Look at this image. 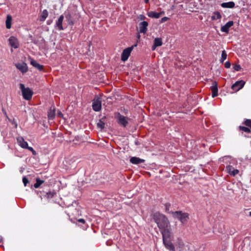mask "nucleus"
<instances>
[{
	"label": "nucleus",
	"mask_w": 251,
	"mask_h": 251,
	"mask_svg": "<svg viewBox=\"0 0 251 251\" xmlns=\"http://www.w3.org/2000/svg\"><path fill=\"white\" fill-rule=\"evenodd\" d=\"M161 13L155 12H151L149 14V16L151 18H159L160 17Z\"/></svg>",
	"instance_id": "25"
},
{
	"label": "nucleus",
	"mask_w": 251,
	"mask_h": 251,
	"mask_svg": "<svg viewBox=\"0 0 251 251\" xmlns=\"http://www.w3.org/2000/svg\"><path fill=\"white\" fill-rule=\"evenodd\" d=\"M240 129L241 130H242V131H244V132H245L246 133H249L251 132L250 129L249 128L247 127H245V126H240Z\"/></svg>",
	"instance_id": "29"
},
{
	"label": "nucleus",
	"mask_w": 251,
	"mask_h": 251,
	"mask_svg": "<svg viewBox=\"0 0 251 251\" xmlns=\"http://www.w3.org/2000/svg\"><path fill=\"white\" fill-rule=\"evenodd\" d=\"M231 66V64L229 61H227L225 64V67L226 68H229Z\"/></svg>",
	"instance_id": "36"
},
{
	"label": "nucleus",
	"mask_w": 251,
	"mask_h": 251,
	"mask_svg": "<svg viewBox=\"0 0 251 251\" xmlns=\"http://www.w3.org/2000/svg\"><path fill=\"white\" fill-rule=\"evenodd\" d=\"M168 19L169 18L167 17H164L162 18L161 19V23H164V22L167 21L168 20Z\"/></svg>",
	"instance_id": "37"
},
{
	"label": "nucleus",
	"mask_w": 251,
	"mask_h": 251,
	"mask_svg": "<svg viewBox=\"0 0 251 251\" xmlns=\"http://www.w3.org/2000/svg\"><path fill=\"white\" fill-rule=\"evenodd\" d=\"M30 64L39 71L43 69V66L37 63L35 60L30 59Z\"/></svg>",
	"instance_id": "19"
},
{
	"label": "nucleus",
	"mask_w": 251,
	"mask_h": 251,
	"mask_svg": "<svg viewBox=\"0 0 251 251\" xmlns=\"http://www.w3.org/2000/svg\"><path fill=\"white\" fill-rule=\"evenodd\" d=\"M92 107L94 111H99L101 108V100L100 98H95L93 102Z\"/></svg>",
	"instance_id": "6"
},
{
	"label": "nucleus",
	"mask_w": 251,
	"mask_h": 251,
	"mask_svg": "<svg viewBox=\"0 0 251 251\" xmlns=\"http://www.w3.org/2000/svg\"><path fill=\"white\" fill-rule=\"evenodd\" d=\"M130 162L133 164L138 165L144 163L145 160L137 157H131L130 158Z\"/></svg>",
	"instance_id": "16"
},
{
	"label": "nucleus",
	"mask_w": 251,
	"mask_h": 251,
	"mask_svg": "<svg viewBox=\"0 0 251 251\" xmlns=\"http://www.w3.org/2000/svg\"><path fill=\"white\" fill-rule=\"evenodd\" d=\"M148 23L146 21H143L139 24V32L145 33L147 30Z\"/></svg>",
	"instance_id": "14"
},
{
	"label": "nucleus",
	"mask_w": 251,
	"mask_h": 251,
	"mask_svg": "<svg viewBox=\"0 0 251 251\" xmlns=\"http://www.w3.org/2000/svg\"><path fill=\"white\" fill-rule=\"evenodd\" d=\"M249 216L251 217V212H249Z\"/></svg>",
	"instance_id": "42"
},
{
	"label": "nucleus",
	"mask_w": 251,
	"mask_h": 251,
	"mask_svg": "<svg viewBox=\"0 0 251 251\" xmlns=\"http://www.w3.org/2000/svg\"><path fill=\"white\" fill-rule=\"evenodd\" d=\"M221 6L223 8H232L235 6V3L233 1L223 2L221 4Z\"/></svg>",
	"instance_id": "20"
},
{
	"label": "nucleus",
	"mask_w": 251,
	"mask_h": 251,
	"mask_svg": "<svg viewBox=\"0 0 251 251\" xmlns=\"http://www.w3.org/2000/svg\"><path fill=\"white\" fill-rule=\"evenodd\" d=\"M54 194H55L54 192H48L46 193V195H45V197H46L47 199H51L53 197Z\"/></svg>",
	"instance_id": "28"
},
{
	"label": "nucleus",
	"mask_w": 251,
	"mask_h": 251,
	"mask_svg": "<svg viewBox=\"0 0 251 251\" xmlns=\"http://www.w3.org/2000/svg\"><path fill=\"white\" fill-rule=\"evenodd\" d=\"M55 115V108L53 107V109L50 108L48 113V118L50 120H52L54 118Z\"/></svg>",
	"instance_id": "21"
},
{
	"label": "nucleus",
	"mask_w": 251,
	"mask_h": 251,
	"mask_svg": "<svg viewBox=\"0 0 251 251\" xmlns=\"http://www.w3.org/2000/svg\"><path fill=\"white\" fill-rule=\"evenodd\" d=\"M226 170L230 175L234 176L237 175L239 171L237 169H235L232 166L228 165L226 168Z\"/></svg>",
	"instance_id": "10"
},
{
	"label": "nucleus",
	"mask_w": 251,
	"mask_h": 251,
	"mask_svg": "<svg viewBox=\"0 0 251 251\" xmlns=\"http://www.w3.org/2000/svg\"><path fill=\"white\" fill-rule=\"evenodd\" d=\"M168 236H165V234H162L163 244L166 249L170 251H175V247L172 242L170 241V238L173 236V232L168 233Z\"/></svg>",
	"instance_id": "2"
},
{
	"label": "nucleus",
	"mask_w": 251,
	"mask_h": 251,
	"mask_svg": "<svg viewBox=\"0 0 251 251\" xmlns=\"http://www.w3.org/2000/svg\"><path fill=\"white\" fill-rule=\"evenodd\" d=\"M222 18V16L220 13L218 11H216L214 12V15L211 17V19L212 20H216L218 19H220Z\"/></svg>",
	"instance_id": "24"
},
{
	"label": "nucleus",
	"mask_w": 251,
	"mask_h": 251,
	"mask_svg": "<svg viewBox=\"0 0 251 251\" xmlns=\"http://www.w3.org/2000/svg\"><path fill=\"white\" fill-rule=\"evenodd\" d=\"M15 65L16 68L23 73H25L27 71V66L26 64L25 63H17Z\"/></svg>",
	"instance_id": "15"
},
{
	"label": "nucleus",
	"mask_w": 251,
	"mask_h": 251,
	"mask_svg": "<svg viewBox=\"0 0 251 251\" xmlns=\"http://www.w3.org/2000/svg\"><path fill=\"white\" fill-rule=\"evenodd\" d=\"M234 23L232 21H228L225 25L221 27V31L222 32L228 33L229 28L233 25Z\"/></svg>",
	"instance_id": "12"
},
{
	"label": "nucleus",
	"mask_w": 251,
	"mask_h": 251,
	"mask_svg": "<svg viewBox=\"0 0 251 251\" xmlns=\"http://www.w3.org/2000/svg\"><path fill=\"white\" fill-rule=\"evenodd\" d=\"M245 84V81L243 80L237 81L231 86V89L237 92L241 89Z\"/></svg>",
	"instance_id": "8"
},
{
	"label": "nucleus",
	"mask_w": 251,
	"mask_h": 251,
	"mask_svg": "<svg viewBox=\"0 0 251 251\" xmlns=\"http://www.w3.org/2000/svg\"><path fill=\"white\" fill-rule=\"evenodd\" d=\"M176 246H178L179 248L182 249L184 246V243L182 241H179Z\"/></svg>",
	"instance_id": "33"
},
{
	"label": "nucleus",
	"mask_w": 251,
	"mask_h": 251,
	"mask_svg": "<svg viewBox=\"0 0 251 251\" xmlns=\"http://www.w3.org/2000/svg\"><path fill=\"white\" fill-rule=\"evenodd\" d=\"M36 183L34 184V187L35 188H39V186L44 182V180H40L39 178H36Z\"/></svg>",
	"instance_id": "26"
},
{
	"label": "nucleus",
	"mask_w": 251,
	"mask_h": 251,
	"mask_svg": "<svg viewBox=\"0 0 251 251\" xmlns=\"http://www.w3.org/2000/svg\"><path fill=\"white\" fill-rule=\"evenodd\" d=\"M17 142L18 143L19 145L23 149H28L30 147L28 145V143L27 142L25 141L23 137L20 136L17 138Z\"/></svg>",
	"instance_id": "9"
},
{
	"label": "nucleus",
	"mask_w": 251,
	"mask_h": 251,
	"mask_svg": "<svg viewBox=\"0 0 251 251\" xmlns=\"http://www.w3.org/2000/svg\"><path fill=\"white\" fill-rule=\"evenodd\" d=\"M17 124H16V125H15V127H17Z\"/></svg>",
	"instance_id": "43"
},
{
	"label": "nucleus",
	"mask_w": 251,
	"mask_h": 251,
	"mask_svg": "<svg viewBox=\"0 0 251 251\" xmlns=\"http://www.w3.org/2000/svg\"><path fill=\"white\" fill-rule=\"evenodd\" d=\"M20 88L22 91L23 98L25 100H28L32 98L33 92L29 88H25L24 84L21 83Z\"/></svg>",
	"instance_id": "3"
},
{
	"label": "nucleus",
	"mask_w": 251,
	"mask_h": 251,
	"mask_svg": "<svg viewBox=\"0 0 251 251\" xmlns=\"http://www.w3.org/2000/svg\"><path fill=\"white\" fill-rule=\"evenodd\" d=\"M12 17L10 15H8L6 17L5 21L6 27L7 29H10L11 27Z\"/></svg>",
	"instance_id": "22"
},
{
	"label": "nucleus",
	"mask_w": 251,
	"mask_h": 251,
	"mask_svg": "<svg viewBox=\"0 0 251 251\" xmlns=\"http://www.w3.org/2000/svg\"><path fill=\"white\" fill-rule=\"evenodd\" d=\"M227 57V54L226 50H224L222 52V55L220 58V61L221 63H223L224 61L226 59Z\"/></svg>",
	"instance_id": "27"
},
{
	"label": "nucleus",
	"mask_w": 251,
	"mask_h": 251,
	"mask_svg": "<svg viewBox=\"0 0 251 251\" xmlns=\"http://www.w3.org/2000/svg\"><path fill=\"white\" fill-rule=\"evenodd\" d=\"M8 40L9 42V44L12 47H13L15 49H17L18 48L19 43H18V40L16 37H15L14 36H11L9 38Z\"/></svg>",
	"instance_id": "13"
},
{
	"label": "nucleus",
	"mask_w": 251,
	"mask_h": 251,
	"mask_svg": "<svg viewBox=\"0 0 251 251\" xmlns=\"http://www.w3.org/2000/svg\"><path fill=\"white\" fill-rule=\"evenodd\" d=\"M63 19L64 16L62 15L59 17L57 21L56 22L55 26L59 30H62L63 29V27L62 26Z\"/></svg>",
	"instance_id": "17"
},
{
	"label": "nucleus",
	"mask_w": 251,
	"mask_h": 251,
	"mask_svg": "<svg viewBox=\"0 0 251 251\" xmlns=\"http://www.w3.org/2000/svg\"><path fill=\"white\" fill-rule=\"evenodd\" d=\"M48 12L47 11V10L46 9H45L43 10V11L42 12V13L40 16V21H44L48 17Z\"/></svg>",
	"instance_id": "23"
},
{
	"label": "nucleus",
	"mask_w": 251,
	"mask_h": 251,
	"mask_svg": "<svg viewBox=\"0 0 251 251\" xmlns=\"http://www.w3.org/2000/svg\"><path fill=\"white\" fill-rule=\"evenodd\" d=\"M97 126L99 127L100 128H103L104 127V123L100 121L98 124H97Z\"/></svg>",
	"instance_id": "31"
},
{
	"label": "nucleus",
	"mask_w": 251,
	"mask_h": 251,
	"mask_svg": "<svg viewBox=\"0 0 251 251\" xmlns=\"http://www.w3.org/2000/svg\"><path fill=\"white\" fill-rule=\"evenodd\" d=\"M116 118L117 119L118 123L120 125H122L124 127H126L128 123L127 118L122 115L120 113H118L116 116Z\"/></svg>",
	"instance_id": "7"
},
{
	"label": "nucleus",
	"mask_w": 251,
	"mask_h": 251,
	"mask_svg": "<svg viewBox=\"0 0 251 251\" xmlns=\"http://www.w3.org/2000/svg\"><path fill=\"white\" fill-rule=\"evenodd\" d=\"M148 1H149V0H145V2H146V3H148Z\"/></svg>",
	"instance_id": "41"
},
{
	"label": "nucleus",
	"mask_w": 251,
	"mask_h": 251,
	"mask_svg": "<svg viewBox=\"0 0 251 251\" xmlns=\"http://www.w3.org/2000/svg\"><path fill=\"white\" fill-rule=\"evenodd\" d=\"M29 151H31L32 153V154L33 155H36V152L33 149V148L30 147L28 149Z\"/></svg>",
	"instance_id": "35"
},
{
	"label": "nucleus",
	"mask_w": 251,
	"mask_h": 251,
	"mask_svg": "<svg viewBox=\"0 0 251 251\" xmlns=\"http://www.w3.org/2000/svg\"><path fill=\"white\" fill-rule=\"evenodd\" d=\"M210 89L212 91V97L214 98L218 96V84L216 81L212 82V85L210 87Z\"/></svg>",
	"instance_id": "11"
},
{
	"label": "nucleus",
	"mask_w": 251,
	"mask_h": 251,
	"mask_svg": "<svg viewBox=\"0 0 251 251\" xmlns=\"http://www.w3.org/2000/svg\"><path fill=\"white\" fill-rule=\"evenodd\" d=\"M57 115L60 117H63V114L62 113V112L61 111H58L57 112Z\"/></svg>",
	"instance_id": "39"
},
{
	"label": "nucleus",
	"mask_w": 251,
	"mask_h": 251,
	"mask_svg": "<svg viewBox=\"0 0 251 251\" xmlns=\"http://www.w3.org/2000/svg\"><path fill=\"white\" fill-rule=\"evenodd\" d=\"M79 223L84 224L85 223V220L83 219H79L77 220Z\"/></svg>",
	"instance_id": "38"
},
{
	"label": "nucleus",
	"mask_w": 251,
	"mask_h": 251,
	"mask_svg": "<svg viewBox=\"0 0 251 251\" xmlns=\"http://www.w3.org/2000/svg\"><path fill=\"white\" fill-rule=\"evenodd\" d=\"M162 45V39L160 38H156L154 40V44L152 46V50H154L156 47L161 46Z\"/></svg>",
	"instance_id": "18"
},
{
	"label": "nucleus",
	"mask_w": 251,
	"mask_h": 251,
	"mask_svg": "<svg viewBox=\"0 0 251 251\" xmlns=\"http://www.w3.org/2000/svg\"><path fill=\"white\" fill-rule=\"evenodd\" d=\"M246 126H249L251 128V120L247 119L245 121Z\"/></svg>",
	"instance_id": "32"
},
{
	"label": "nucleus",
	"mask_w": 251,
	"mask_h": 251,
	"mask_svg": "<svg viewBox=\"0 0 251 251\" xmlns=\"http://www.w3.org/2000/svg\"><path fill=\"white\" fill-rule=\"evenodd\" d=\"M233 69L236 71H239L241 70V67L240 65L235 64L233 66Z\"/></svg>",
	"instance_id": "30"
},
{
	"label": "nucleus",
	"mask_w": 251,
	"mask_h": 251,
	"mask_svg": "<svg viewBox=\"0 0 251 251\" xmlns=\"http://www.w3.org/2000/svg\"><path fill=\"white\" fill-rule=\"evenodd\" d=\"M153 218L162 234L168 236V233L170 234L172 232L170 222L165 215L159 212H155L153 214Z\"/></svg>",
	"instance_id": "1"
},
{
	"label": "nucleus",
	"mask_w": 251,
	"mask_h": 251,
	"mask_svg": "<svg viewBox=\"0 0 251 251\" xmlns=\"http://www.w3.org/2000/svg\"><path fill=\"white\" fill-rule=\"evenodd\" d=\"M23 182L25 186H26L27 184L28 183V180L26 177L24 176L23 178Z\"/></svg>",
	"instance_id": "34"
},
{
	"label": "nucleus",
	"mask_w": 251,
	"mask_h": 251,
	"mask_svg": "<svg viewBox=\"0 0 251 251\" xmlns=\"http://www.w3.org/2000/svg\"><path fill=\"white\" fill-rule=\"evenodd\" d=\"M173 217L179 220L182 224H185L189 219V215L187 213H182L181 211L173 212Z\"/></svg>",
	"instance_id": "4"
},
{
	"label": "nucleus",
	"mask_w": 251,
	"mask_h": 251,
	"mask_svg": "<svg viewBox=\"0 0 251 251\" xmlns=\"http://www.w3.org/2000/svg\"><path fill=\"white\" fill-rule=\"evenodd\" d=\"M137 38H138V39H140V35L139 34V33H138V34H137Z\"/></svg>",
	"instance_id": "40"
},
{
	"label": "nucleus",
	"mask_w": 251,
	"mask_h": 251,
	"mask_svg": "<svg viewBox=\"0 0 251 251\" xmlns=\"http://www.w3.org/2000/svg\"><path fill=\"white\" fill-rule=\"evenodd\" d=\"M136 46H137V44H135L130 47H129V48H126V49H125L123 50V51L122 53V55H121V60L123 61H126L128 59V58L131 53V52L133 50L134 47H136Z\"/></svg>",
	"instance_id": "5"
}]
</instances>
